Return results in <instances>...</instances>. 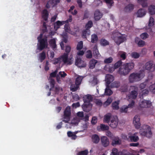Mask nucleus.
Here are the masks:
<instances>
[{"instance_id": "1", "label": "nucleus", "mask_w": 155, "mask_h": 155, "mask_svg": "<svg viewBox=\"0 0 155 155\" xmlns=\"http://www.w3.org/2000/svg\"><path fill=\"white\" fill-rule=\"evenodd\" d=\"M43 34L41 33L37 37L38 43L37 45V49L40 51L47 48L48 47V38L47 36H44L43 37Z\"/></svg>"}, {"instance_id": "2", "label": "nucleus", "mask_w": 155, "mask_h": 155, "mask_svg": "<svg viewBox=\"0 0 155 155\" xmlns=\"http://www.w3.org/2000/svg\"><path fill=\"white\" fill-rule=\"evenodd\" d=\"M134 64L133 62H129L124 64L119 69V73L121 75L127 74L134 67Z\"/></svg>"}, {"instance_id": "3", "label": "nucleus", "mask_w": 155, "mask_h": 155, "mask_svg": "<svg viewBox=\"0 0 155 155\" xmlns=\"http://www.w3.org/2000/svg\"><path fill=\"white\" fill-rule=\"evenodd\" d=\"M93 98L90 94H87L84 95L83 97L84 104L82 105V108L84 111L89 112L91 110L92 105L90 102L93 100Z\"/></svg>"}, {"instance_id": "4", "label": "nucleus", "mask_w": 155, "mask_h": 155, "mask_svg": "<svg viewBox=\"0 0 155 155\" xmlns=\"http://www.w3.org/2000/svg\"><path fill=\"white\" fill-rule=\"evenodd\" d=\"M144 75L142 72H134L131 74L128 78L130 83H134L140 81Z\"/></svg>"}, {"instance_id": "5", "label": "nucleus", "mask_w": 155, "mask_h": 155, "mask_svg": "<svg viewBox=\"0 0 155 155\" xmlns=\"http://www.w3.org/2000/svg\"><path fill=\"white\" fill-rule=\"evenodd\" d=\"M143 129H141L140 132L142 135L148 138L152 136V133L150 127L147 125H144L142 126Z\"/></svg>"}, {"instance_id": "6", "label": "nucleus", "mask_w": 155, "mask_h": 155, "mask_svg": "<svg viewBox=\"0 0 155 155\" xmlns=\"http://www.w3.org/2000/svg\"><path fill=\"white\" fill-rule=\"evenodd\" d=\"M113 39L117 45H119L121 43L124 42L126 40L125 37L118 32L113 33Z\"/></svg>"}, {"instance_id": "7", "label": "nucleus", "mask_w": 155, "mask_h": 155, "mask_svg": "<svg viewBox=\"0 0 155 155\" xmlns=\"http://www.w3.org/2000/svg\"><path fill=\"white\" fill-rule=\"evenodd\" d=\"M93 22L91 21H89L86 24L85 26L86 29L82 31V37L83 38L86 39V35H89L90 34V31L89 29L92 26Z\"/></svg>"}, {"instance_id": "8", "label": "nucleus", "mask_w": 155, "mask_h": 155, "mask_svg": "<svg viewBox=\"0 0 155 155\" xmlns=\"http://www.w3.org/2000/svg\"><path fill=\"white\" fill-rule=\"evenodd\" d=\"M133 91H131L129 95H128V97L129 99H135L136 98L138 93V87L136 86H133L131 87Z\"/></svg>"}, {"instance_id": "9", "label": "nucleus", "mask_w": 155, "mask_h": 155, "mask_svg": "<svg viewBox=\"0 0 155 155\" xmlns=\"http://www.w3.org/2000/svg\"><path fill=\"white\" fill-rule=\"evenodd\" d=\"M122 62L121 60H119L116 62L114 65L113 64H109L106 65L105 66V68H109L108 70L111 71H114L115 69H116L120 67L122 64Z\"/></svg>"}, {"instance_id": "10", "label": "nucleus", "mask_w": 155, "mask_h": 155, "mask_svg": "<svg viewBox=\"0 0 155 155\" xmlns=\"http://www.w3.org/2000/svg\"><path fill=\"white\" fill-rule=\"evenodd\" d=\"M151 105V103L150 101L143 100L140 101L139 102V106L141 108L149 107Z\"/></svg>"}, {"instance_id": "11", "label": "nucleus", "mask_w": 155, "mask_h": 155, "mask_svg": "<svg viewBox=\"0 0 155 155\" xmlns=\"http://www.w3.org/2000/svg\"><path fill=\"white\" fill-rule=\"evenodd\" d=\"M75 64L79 68L85 67L86 65V62L82 60L80 57H77L76 59Z\"/></svg>"}, {"instance_id": "12", "label": "nucleus", "mask_w": 155, "mask_h": 155, "mask_svg": "<svg viewBox=\"0 0 155 155\" xmlns=\"http://www.w3.org/2000/svg\"><path fill=\"white\" fill-rule=\"evenodd\" d=\"M138 137L136 135V133L133 134L131 133H128V141L131 142H137L139 140Z\"/></svg>"}, {"instance_id": "13", "label": "nucleus", "mask_w": 155, "mask_h": 155, "mask_svg": "<svg viewBox=\"0 0 155 155\" xmlns=\"http://www.w3.org/2000/svg\"><path fill=\"white\" fill-rule=\"evenodd\" d=\"M133 123L136 129H138L140 128V117L139 115H136L134 116L133 120Z\"/></svg>"}, {"instance_id": "14", "label": "nucleus", "mask_w": 155, "mask_h": 155, "mask_svg": "<svg viewBox=\"0 0 155 155\" xmlns=\"http://www.w3.org/2000/svg\"><path fill=\"white\" fill-rule=\"evenodd\" d=\"M68 53H64L61 56V58L62 59L63 62L64 63H68V64H71V61L72 58L71 57L69 58H68Z\"/></svg>"}, {"instance_id": "15", "label": "nucleus", "mask_w": 155, "mask_h": 155, "mask_svg": "<svg viewBox=\"0 0 155 155\" xmlns=\"http://www.w3.org/2000/svg\"><path fill=\"white\" fill-rule=\"evenodd\" d=\"M145 68L150 71H153L155 69L154 65L152 64V62L150 61L146 63L145 65Z\"/></svg>"}, {"instance_id": "16", "label": "nucleus", "mask_w": 155, "mask_h": 155, "mask_svg": "<svg viewBox=\"0 0 155 155\" xmlns=\"http://www.w3.org/2000/svg\"><path fill=\"white\" fill-rule=\"evenodd\" d=\"M118 119L116 117L112 119L109 123V124L110 126L112 128H115L118 124Z\"/></svg>"}, {"instance_id": "17", "label": "nucleus", "mask_w": 155, "mask_h": 155, "mask_svg": "<svg viewBox=\"0 0 155 155\" xmlns=\"http://www.w3.org/2000/svg\"><path fill=\"white\" fill-rule=\"evenodd\" d=\"M101 141L102 145L104 147H107L109 145V139L106 136H103L101 137Z\"/></svg>"}, {"instance_id": "18", "label": "nucleus", "mask_w": 155, "mask_h": 155, "mask_svg": "<svg viewBox=\"0 0 155 155\" xmlns=\"http://www.w3.org/2000/svg\"><path fill=\"white\" fill-rule=\"evenodd\" d=\"M97 130L98 131H104L108 130L109 129V127L108 126L104 124H101L100 126L97 127Z\"/></svg>"}, {"instance_id": "19", "label": "nucleus", "mask_w": 155, "mask_h": 155, "mask_svg": "<svg viewBox=\"0 0 155 155\" xmlns=\"http://www.w3.org/2000/svg\"><path fill=\"white\" fill-rule=\"evenodd\" d=\"M71 109L70 107H67L64 112V117L65 119L69 118L71 116Z\"/></svg>"}, {"instance_id": "20", "label": "nucleus", "mask_w": 155, "mask_h": 155, "mask_svg": "<svg viewBox=\"0 0 155 155\" xmlns=\"http://www.w3.org/2000/svg\"><path fill=\"white\" fill-rule=\"evenodd\" d=\"M49 13L46 9H44L41 12V17L44 20L47 21Z\"/></svg>"}, {"instance_id": "21", "label": "nucleus", "mask_w": 155, "mask_h": 155, "mask_svg": "<svg viewBox=\"0 0 155 155\" xmlns=\"http://www.w3.org/2000/svg\"><path fill=\"white\" fill-rule=\"evenodd\" d=\"M135 42L137 44L138 46L139 47H143L145 45V41L140 40V39L138 37H136L135 38Z\"/></svg>"}, {"instance_id": "22", "label": "nucleus", "mask_w": 155, "mask_h": 155, "mask_svg": "<svg viewBox=\"0 0 155 155\" xmlns=\"http://www.w3.org/2000/svg\"><path fill=\"white\" fill-rule=\"evenodd\" d=\"M102 16V14L99 10H97L94 13V18L96 21H98L101 18Z\"/></svg>"}, {"instance_id": "23", "label": "nucleus", "mask_w": 155, "mask_h": 155, "mask_svg": "<svg viewBox=\"0 0 155 155\" xmlns=\"http://www.w3.org/2000/svg\"><path fill=\"white\" fill-rule=\"evenodd\" d=\"M114 80V77L110 74H107L106 76V85H109Z\"/></svg>"}, {"instance_id": "24", "label": "nucleus", "mask_w": 155, "mask_h": 155, "mask_svg": "<svg viewBox=\"0 0 155 155\" xmlns=\"http://www.w3.org/2000/svg\"><path fill=\"white\" fill-rule=\"evenodd\" d=\"M121 143V141L118 137H115L112 139V145L113 146L116 145H119Z\"/></svg>"}, {"instance_id": "25", "label": "nucleus", "mask_w": 155, "mask_h": 155, "mask_svg": "<svg viewBox=\"0 0 155 155\" xmlns=\"http://www.w3.org/2000/svg\"><path fill=\"white\" fill-rule=\"evenodd\" d=\"M97 63V61L94 59L91 60L89 62V68L90 69H94L95 66L96 64Z\"/></svg>"}, {"instance_id": "26", "label": "nucleus", "mask_w": 155, "mask_h": 155, "mask_svg": "<svg viewBox=\"0 0 155 155\" xmlns=\"http://www.w3.org/2000/svg\"><path fill=\"white\" fill-rule=\"evenodd\" d=\"M146 13V12L144 9L141 8L139 9L137 12V17H141L144 16Z\"/></svg>"}, {"instance_id": "27", "label": "nucleus", "mask_w": 155, "mask_h": 155, "mask_svg": "<svg viewBox=\"0 0 155 155\" xmlns=\"http://www.w3.org/2000/svg\"><path fill=\"white\" fill-rule=\"evenodd\" d=\"M120 103V101L119 100L113 102L112 104V109L114 110H118L119 109Z\"/></svg>"}, {"instance_id": "28", "label": "nucleus", "mask_w": 155, "mask_h": 155, "mask_svg": "<svg viewBox=\"0 0 155 155\" xmlns=\"http://www.w3.org/2000/svg\"><path fill=\"white\" fill-rule=\"evenodd\" d=\"M49 43L53 50H54L56 48L57 45L55 38L51 39L49 42Z\"/></svg>"}, {"instance_id": "29", "label": "nucleus", "mask_w": 155, "mask_h": 155, "mask_svg": "<svg viewBox=\"0 0 155 155\" xmlns=\"http://www.w3.org/2000/svg\"><path fill=\"white\" fill-rule=\"evenodd\" d=\"M91 138L92 142L95 143H97L100 140L99 137L96 134L93 135L92 136Z\"/></svg>"}, {"instance_id": "30", "label": "nucleus", "mask_w": 155, "mask_h": 155, "mask_svg": "<svg viewBox=\"0 0 155 155\" xmlns=\"http://www.w3.org/2000/svg\"><path fill=\"white\" fill-rule=\"evenodd\" d=\"M113 93L112 91L110 89L109 85H106V87L105 89L104 94L106 95L110 96Z\"/></svg>"}, {"instance_id": "31", "label": "nucleus", "mask_w": 155, "mask_h": 155, "mask_svg": "<svg viewBox=\"0 0 155 155\" xmlns=\"http://www.w3.org/2000/svg\"><path fill=\"white\" fill-rule=\"evenodd\" d=\"M134 6L132 4H129L127 5L125 8L124 10L126 12H129L132 11L134 8Z\"/></svg>"}, {"instance_id": "32", "label": "nucleus", "mask_w": 155, "mask_h": 155, "mask_svg": "<svg viewBox=\"0 0 155 155\" xmlns=\"http://www.w3.org/2000/svg\"><path fill=\"white\" fill-rule=\"evenodd\" d=\"M63 25L62 21H58L54 23V29L57 30L58 28H60V27Z\"/></svg>"}, {"instance_id": "33", "label": "nucleus", "mask_w": 155, "mask_h": 155, "mask_svg": "<svg viewBox=\"0 0 155 155\" xmlns=\"http://www.w3.org/2000/svg\"><path fill=\"white\" fill-rule=\"evenodd\" d=\"M84 77L82 76L78 75L76 78L75 81V84L76 85H79L81 83Z\"/></svg>"}, {"instance_id": "34", "label": "nucleus", "mask_w": 155, "mask_h": 155, "mask_svg": "<svg viewBox=\"0 0 155 155\" xmlns=\"http://www.w3.org/2000/svg\"><path fill=\"white\" fill-rule=\"evenodd\" d=\"M61 0H49V3L52 7L56 6L57 4L60 2Z\"/></svg>"}, {"instance_id": "35", "label": "nucleus", "mask_w": 155, "mask_h": 155, "mask_svg": "<svg viewBox=\"0 0 155 155\" xmlns=\"http://www.w3.org/2000/svg\"><path fill=\"white\" fill-rule=\"evenodd\" d=\"M149 12L151 15H153L155 14V6L151 5L148 8Z\"/></svg>"}, {"instance_id": "36", "label": "nucleus", "mask_w": 155, "mask_h": 155, "mask_svg": "<svg viewBox=\"0 0 155 155\" xmlns=\"http://www.w3.org/2000/svg\"><path fill=\"white\" fill-rule=\"evenodd\" d=\"M111 116V114H110L108 113L105 115L104 116V121L108 124H109V123L110 122V117Z\"/></svg>"}, {"instance_id": "37", "label": "nucleus", "mask_w": 155, "mask_h": 155, "mask_svg": "<svg viewBox=\"0 0 155 155\" xmlns=\"http://www.w3.org/2000/svg\"><path fill=\"white\" fill-rule=\"evenodd\" d=\"M101 45L103 46H106L109 44V42L104 38H102L100 41Z\"/></svg>"}, {"instance_id": "38", "label": "nucleus", "mask_w": 155, "mask_h": 155, "mask_svg": "<svg viewBox=\"0 0 155 155\" xmlns=\"http://www.w3.org/2000/svg\"><path fill=\"white\" fill-rule=\"evenodd\" d=\"M98 40L97 35L95 34L91 35V42L93 43H96Z\"/></svg>"}, {"instance_id": "39", "label": "nucleus", "mask_w": 155, "mask_h": 155, "mask_svg": "<svg viewBox=\"0 0 155 155\" xmlns=\"http://www.w3.org/2000/svg\"><path fill=\"white\" fill-rule=\"evenodd\" d=\"M93 54L95 58L98 57L100 55L98 49L97 48V46H94L93 51Z\"/></svg>"}, {"instance_id": "40", "label": "nucleus", "mask_w": 155, "mask_h": 155, "mask_svg": "<svg viewBox=\"0 0 155 155\" xmlns=\"http://www.w3.org/2000/svg\"><path fill=\"white\" fill-rule=\"evenodd\" d=\"M46 57V54L44 51H43L39 54V58L41 62H42L45 59Z\"/></svg>"}, {"instance_id": "41", "label": "nucleus", "mask_w": 155, "mask_h": 155, "mask_svg": "<svg viewBox=\"0 0 155 155\" xmlns=\"http://www.w3.org/2000/svg\"><path fill=\"white\" fill-rule=\"evenodd\" d=\"M138 3L141 5L143 7L147 6V0H138Z\"/></svg>"}, {"instance_id": "42", "label": "nucleus", "mask_w": 155, "mask_h": 155, "mask_svg": "<svg viewBox=\"0 0 155 155\" xmlns=\"http://www.w3.org/2000/svg\"><path fill=\"white\" fill-rule=\"evenodd\" d=\"M126 53L123 51H119L118 52V55L123 60H125L126 58Z\"/></svg>"}, {"instance_id": "43", "label": "nucleus", "mask_w": 155, "mask_h": 155, "mask_svg": "<svg viewBox=\"0 0 155 155\" xmlns=\"http://www.w3.org/2000/svg\"><path fill=\"white\" fill-rule=\"evenodd\" d=\"M68 136L69 137H71V138L73 140H75L77 137V136L75 134L71 131H68L67 132Z\"/></svg>"}, {"instance_id": "44", "label": "nucleus", "mask_w": 155, "mask_h": 155, "mask_svg": "<svg viewBox=\"0 0 155 155\" xmlns=\"http://www.w3.org/2000/svg\"><path fill=\"white\" fill-rule=\"evenodd\" d=\"M120 83L118 82H114L112 83L111 84V87L118 88L120 86Z\"/></svg>"}, {"instance_id": "45", "label": "nucleus", "mask_w": 155, "mask_h": 155, "mask_svg": "<svg viewBox=\"0 0 155 155\" xmlns=\"http://www.w3.org/2000/svg\"><path fill=\"white\" fill-rule=\"evenodd\" d=\"M83 47V42L81 41L78 43L77 46V49L78 50H80Z\"/></svg>"}, {"instance_id": "46", "label": "nucleus", "mask_w": 155, "mask_h": 155, "mask_svg": "<svg viewBox=\"0 0 155 155\" xmlns=\"http://www.w3.org/2000/svg\"><path fill=\"white\" fill-rule=\"evenodd\" d=\"M113 61V58L111 57H110L105 58L104 61V63L105 64H109L112 62Z\"/></svg>"}, {"instance_id": "47", "label": "nucleus", "mask_w": 155, "mask_h": 155, "mask_svg": "<svg viewBox=\"0 0 155 155\" xmlns=\"http://www.w3.org/2000/svg\"><path fill=\"white\" fill-rule=\"evenodd\" d=\"M148 34L146 32L142 33L140 35V38L143 40H145L149 37Z\"/></svg>"}, {"instance_id": "48", "label": "nucleus", "mask_w": 155, "mask_h": 155, "mask_svg": "<svg viewBox=\"0 0 155 155\" xmlns=\"http://www.w3.org/2000/svg\"><path fill=\"white\" fill-rule=\"evenodd\" d=\"M128 107L127 106H124L121 107L120 109V111L121 113H126L128 111Z\"/></svg>"}, {"instance_id": "49", "label": "nucleus", "mask_w": 155, "mask_h": 155, "mask_svg": "<svg viewBox=\"0 0 155 155\" xmlns=\"http://www.w3.org/2000/svg\"><path fill=\"white\" fill-rule=\"evenodd\" d=\"M149 89L150 91L153 94H155V83L149 86Z\"/></svg>"}, {"instance_id": "50", "label": "nucleus", "mask_w": 155, "mask_h": 155, "mask_svg": "<svg viewBox=\"0 0 155 155\" xmlns=\"http://www.w3.org/2000/svg\"><path fill=\"white\" fill-rule=\"evenodd\" d=\"M112 99L110 97H108L106 101H105L104 104L106 105V106L109 105L112 101Z\"/></svg>"}, {"instance_id": "51", "label": "nucleus", "mask_w": 155, "mask_h": 155, "mask_svg": "<svg viewBox=\"0 0 155 155\" xmlns=\"http://www.w3.org/2000/svg\"><path fill=\"white\" fill-rule=\"evenodd\" d=\"M86 57L87 58H91L92 57V55L91 51L90 50H88L87 51Z\"/></svg>"}, {"instance_id": "52", "label": "nucleus", "mask_w": 155, "mask_h": 155, "mask_svg": "<svg viewBox=\"0 0 155 155\" xmlns=\"http://www.w3.org/2000/svg\"><path fill=\"white\" fill-rule=\"evenodd\" d=\"M154 24V18L152 17H150L149 21L148 26L150 27H151L153 26Z\"/></svg>"}, {"instance_id": "53", "label": "nucleus", "mask_w": 155, "mask_h": 155, "mask_svg": "<svg viewBox=\"0 0 155 155\" xmlns=\"http://www.w3.org/2000/svg\"><path fill=\"white\" fill-rule=\"evenodd\" d=\"M88 151L87 150H85L83 151H81L78 153L77 155H87Z\"/></svg>"}, {"instance_id": "54", "label": "nucleus", "mask_w": 155, "mask_h": 155, "mask_svg": "<svg viewBox=\"0 0 155 155\" xmlns=\"http://www.w3.org/2000/svg\"><path fill=\"white\" fill-rule=\"evenodd\" d=\"M110 155H119L117 149L116 148H113Z\"/></svg>"}, {"instance_id": "55", "label": "nucleus", "mask_w": 155, "mask_h": 155, "mask_svg": "<svg viewBox=\"0 0 155 155\" xmlns=\"http://www.w3.org/2000/svg\"><path fill=\"white\" fill-rule=\"evenodd\" d=\"M50 84L51 88L50 89V91L54 88L55 85V81L53 79H51L50 81Z\"/></svg>"}, {"instance_id": "56", "label": "nucleus", "mask_w": 155, "mask_h": 155, "mask_svg": "<svg viewBox=\"0 0 155 155\" xmlns=\"http://www.w3.org/2000/svg\"><path fill=\"white\" fill-rule=\"evenodd\" d=\"M149 93L148 90L147 89H145L142 91L140 93V94L142 95L143 97L146 96Z\"/></svg>"}, {"instance_id": "57", "label": "nucleus", "mask_w": 155, "mask_h": 155, "mask_svg": "<svg viewBox=\"0 0 155 155\" xmlns=\"http://www.w3.org/2000/svg\"><path fill=\"white\" fill-rule=\"evenodd\" d=\"M53 64H60L61 62V59L60 58H54L53 60Z\"/></svg>"}, {"instance_id": "58", "label": "nucleus", "mask_w": 155, "mask_h": 155, "mask_svg": "<svg viewBox=\"0 0 155 155\" xmlns=\"http://www.w3.org/2000/svg\"><path fill=\"white\" fill-rule=\"evenodd\" d=\"M79 85H74L72 86L71 89V90L73 92H75L77 91L79 87Z\"/></svg>"}, {"instance_id": "59", "label": "nucleus", "mask_w": 155, "mask_h": 155, "mask_svg": "<svg viewBox=\"0 0 155 155\" xmlns=\"http://www.w3.org/2000/svg\"><path fill=\"white\" fill-rule=\"evenodd\" d=\"M131 55L132 58H137L140 56L139 54L138 53L136 52H134L132 53H131Z\"/></svg>"}, {"instance_id": "60", "label": "nucleus", "mask_w": 155, "mask_h": 155, "mask_svg": "<svg viewBox=\"0 0 155 155\" xmlns=\"http://www.w3.org/2000/svg\"><path fill=\"white\" fill-rule=\"evenodd\" d=\"M58 72V70L57 69L54 71L50 73V77H51L54 78L56 77V74Z\"/></svg>"}, {"instance_id": "61", "label": "nucleus", "mask_w": 155, "mask_h": 155, "mask_svg": "<svg viewBox=\"0 0 155 155\" xmlns=\"http://www.w3.org/2000/svg\"><path fill=\"white\" fill-rule=\"evenodd\" d=\"M98 82V80H97V78L94 77L93 80L91 81V84H92L94 86L97 84Z\"/></svg>"}, {"instance_id": "62", "label": "nucleus", "mask_w": 155, "mask_h": 155, "mask_svg": "<svg viewBox=\"0 0 155 155\" xmlns=\"http://www.w3.org/2000/svg\"><path fill=\"white\" fill-rule=\"evenodd\" d=\"M106 134L107 136L111 138H112L113 136V134L108 130H107L106 132Z\"/></svg>"}, {"instance_id": "63", "label": "nucleus", "mask_w": 155, "mask_h": 155, "mask_svg": "<svg viewBox=\"0 0 155 155\" xmlns=\"http://www.w3.org/2000/svg\"><path fill=\"white\" fill-rule=\"evenodd\" d=\"M43 23V28H44L42 29V31L43 33H44L47 31V27L46 22L44 21Z\"/></svg>"}, {"instance_id": "64", "label": "nucleus", "mask_w": 155, "mask_h": 155, "mask_svg": "<svg viewBox=\"0 0 155 155\" xmlns=\"http://www.w3.org/2000/svg\"><path fill=\"white\" fill-rule=\"evenodd\" d=\"M97 122V118L96 117H94L92 118V120L91 121V124L94 125Z\"/></svg>"}]
</instances>
